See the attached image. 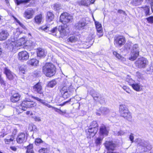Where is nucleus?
<instances>
[{"mask_svg":"<svg viewBox=\"0 0 153 153\" xmlns=\"http://www.w3.org/2000/svg\"><path fill=\"white\" fill-rule=\"evenodd\" d=\"M20 34L19 29H16L15 32H14L13 36H12L11 39L9 40L8 42L7 45H8V46H11L13 49H19L26 42L25 39L23 37L17 40Z\"/></svg>","mask_w":153,"mask_h":153,"instance_id":"nucleus-1","label":"nucleus"},{"mask_svg":"<svg viewBox=\"0 0 153 153\" xmlns=\"http://www.w3.org/2000/svg\"><path fill=\"white\" fill-rule=\"evenodd\" d=\"M42 70L43 72L46 76L51 77L55 74L56 68L52 63H47L43 66Z\"/></svg>","mask_w":153,"mask_h":153,"instance_id":"nucleus-2","label":"nucleus"},{"mask_svg":"<svg viewBox=\"0 0 153 153\" xmlns=\"http://www.w3.org/2000/svg\"><path fill=\"white\" fill-rule=\"evenodd\" d=\"M119 110L122 117L128 121H131L132 117L131 113L125 105H120L119 107Z\"/></svg>","mask_w":153,"mask_h":153,"instance_id":"nucleus-3","label":"nucleus"},{"mask_svg":"<svg viewBox=\"0 0 153 153\" xmlns=\"http://www.w3.org/2000/svg\"><path fill=\"white\" fill-rule=\"evenodd\" d=\"M74 91V89L70 85L68 88L66 87H63L60 91L62 97L64 99H67L71 95Z\"/></svg>","mask_w":153,"mask_h":153,"instance_id":"nucleus-4","label":"nucleus"},{"mask_svg":"<svg viewBox=\"0 0 153 153\" xmlns=\"http://www.w3.org/2000/svg\"><path fill=\"white\" fill-rule=\"evenodd\" d=\"M136 142L137 143V146H141L144 152L150 150L152 149V146L147 141L138 139L136 140Z\"/></svg>","mask_w":153,"mask_h":153,"instance_id":"nucleus-5","label":"nucleus"},{"mask_svg":"<svg viewBox=\"0 0 153 153\" xmlns=\"http://www.w3.org/2000/svg\"><path fill=\"white\" fill-rule=\"evenodd\" d=\"M36 103L35 102L31 101L30 99L25 98L21 104L20 108L23 111L26 110L27 108H30L36 106Z\"/></svg>","mask_w":153,"mask_h":153,"instance_id":"nucleus-6","label":"nucleus"},{"mask_svg":"<svg viewBox=\"0 0 153 153\" xmlns=\"http://www.w3.org/2000/svg\"><path fill=\"white\" fill-rule=\"evenodd\" d=\"M73 19V17L70 14L66 13H63L60 15V21L64 24H66L71 22Z\"/></svg>","mask_w":153,"mask_h":153,"instance_id":"nucleus-7","label":"nucleus"},{"mask_svg":"<svg viewBox=\"0 0 153 153\" xmlns=\"http://www.w3.org/2000/svg\"><path fill=\"white\" fill-rule=\"evenodd\" d=\"M125 37L122 36H116L114 38V44L116 46L121 47L125 43Z\"/></svg>","mask_w":153,"mask_h":153,"instance_id":"nucleus-8","label":"nucleus"},{"mask_svg":"<svg viewBox=\"0 0 153 153\" xmlns=\"http://www.w3.org/2000/svg\"><path fill=\"white\" fill-rule=\"evenodd\" d=\"M87 25L85 19L82 18L78 22L76 23L75 25L76 29L79 30H82L85 29Z\"/></svg>","mask_w":153,"mask_h":153,"instance_id":"nucleus-9","label":"nucleus"},{"mask_svg":"<svg viewBox=\"0 0 153 153\" xmlns=\"http://www.w3.org/2000/svg\"><path fill=\"white\" fill-rule=\"evenodd\" d=\"M136 63L139 68H144L146 67L148 64V61L146 58L141 57L138 59L136 62Z\"/></svg>","mask_w":153,"mask_h":153,"instance_id":"nucleus-10","label":"nucleus"},{"mask_svg":"<svg viewBox=\"0 0 153 153\" xmlns=\"http://www.w3.org/2000/svg\"><path fill=\"white\" fill-rule=\"evenodd\" d=\"M18 56L19 60L23 61L27 60L29 57V53L26 51H22L19 52Z\"/></svg>","mask_w":153,"mask_h":153,"instance_id":"nucleus-11","label":"nucleus"},{"mask_svg":"<svg viewBox=\"0 0 153 153\" xmlns=\"http://www.w3.org/2000/svg\"><path fill=\"white\" fill-rule=\"evenodd\" d=\"M95 24L97 31V34L99 37L102 36L103 34L102 28L101 24L99 22L95 21Z\"/></svg>","mask_w":153,"mask_h":153,"instance_id":"nucleus-12","label":"nucleus"},{"mask_svg":"<svg viewBox=\"0 0 153 153\" xmlns=\"http://www.w3.org/2000/svg\"><path fill=\"white\" fill-rule=\"evenodd\" d=\"M34 13V11L32 8H28L25 11L24 17L27 19H31L33 17Z\"/></svg>","mask_w":153,"mask_h":153,"instance_id":"nucleus-13","label":"nucleus"},{"mask_svg":"<svg viewBox=\"0 0 153 153\" xmlns=\"http://www.w3.org/2000/svg\"><path fill=\"white\" fill-rule=\"evenodd\" d=\"M89 94L93 97L94 100L100 102L102 98L100 95L94 89H92L88 91Z\"/></svg>","mask_w":153,"mask_h":153,"instance_id":"nucleus-14","label":"nucleus"},{"mask_svg":"<svg viewBox=\"0 0 153 153\" xmlns=\"http://www.w3.org/2000/svg\"><path fill=\"white\" fill-rule=\"evenodd\" d=\"M99 132L100 136L103 137L106 136L108 134L109 130L104 125L102 124L100 126Z\"/></svg>","mask_w":153,"mask_h":153,"instance_id":"nucleus-15","label":"nucleus"},{"mask_svg":"<svg viewBox=\"0 0 153 153\" xmlns=\"http://www.w3.org/2000/svg\"><path fill=\"white\" fill-rule=\"evenodd\" d=\"M104 145L108 150H114L116 146V144L112 141H106L104 143Z\"/></svg>","mask_w":153,"mask_h":153,"instance_id":"nucleus-16","label":"nucleus"},{"mask_svg":"<svg viewBox=\"0 0 153 153\" xmlns=\"http://www.w3.org/2000/svg\"><path fill=\"white\" fill-rule=\"evenodd\" d=\"M33 91L34 93H37L39 94L43 93L42 86L39 82L36 83L33 86Z\"/></svg>","mask_w":153,"mask_h":153,"instance_id":"nucleus-17","label":"nucleus"},{"mask_svg":"<svg viewBox=\"0 0 153 153\" xmlns=\"http://www.w3.org/2000/svg\"><path fill=\"white\" fill-rule=\"evenodd\" d=\"M25 134L24 133H19L16 138L17 142L19 143H22L26 141Z\"/></svg>","mask_w":153,"mask_h":153,"instance_id":"nucleus-18","label":"nucleus"},{"mask_svg":"<svg viewBox=\"0 0 153 153\" xmlns=\"http://www.w3.org/2000/svg\"><path fill=\"white\" fill-rule=\"evenodd\" d=\"M4 73L7 78L9 80L13 79L15 76V75L7 68H4Z\"/></svg>","mask_w":153,"mask_h":153,"instance_id":"nucleus-19","label":"nucleus"},{"mask_svg":"<svg viewBox=\"0 0 153 153\" xmlns=\"http://www.w3.org/2000/svg\"><path fill=\"white\" fill-rule=\"evenodd\" d=\"M20 97L21 95L19 93L14 94L11 97V101L13 102H16L20 100Z\"/></svg>","mask_w":153,"mask_h":153,"instance_id":"nucleus-20","label":"nucleus"},{"mask_svg":"<svg viewBox=\"0 0 153 153\" xmlns=\"http://www.w3.org/2000/svg\"><path fill=\"white\" fill-rule=\"evenodd\" d=\"M9 36V34L6 30H2L0 33V40L6 39Z\"/></svg>","mask_w":153,"mask_h":153,"instance_id":"nucleus-21","label":"nucleus"},{"mask_svg":"<svg viewBox=\"0 0 153 153\" xmlns=\"http://www.w3.org/2000/svg\"><path fill=\"white\" fill-rule=\"evenodd\" d=\"M37 55L38 56L44 57L46 54V51L43 49L41 48H38L37 50Z\"/></svg>","mask_w":153,"mask_h":153,"instance_id":"nucleus-22","label":"nucleus"},{"mask_svg":"<svg viewBox=\"0 0 153 153\" xmlns=\"http://www.w3.org/2000/svg\"><path fill=\"white\" fill-rule=\"evenodd\" d=\"M98 130V128H92L91 127H89L88 131L91 136L93 137L96 134Z\"/></svg>","mask_w":153,"mask_h":153,"instance_id":"nucleus-23","label":"nucleus"},{"mask_svg":"<svg viewBox=\"0 0 153 153\" xmlns=\"http://www.w3.org/2000/svg\"><path fill=\"white\" fill-rule=\"evenodd\" d=\"M139 55V53L131 52L130 53V56L129 57V59L131 60L134 61L138 57Z\"/></svg>","mask_w":153,"mask_h":153,"instance_id":"nucleus-24","label":"nucleus"},{"mask_svg":"<svg viewBox=\"0 0 153 153\" xmlns=\"http://www.w3.org/2000/svg\"><path fill=\"white\" fill-rule=\"evenodd\" d=\"M141 85L140 84V83L137 82L136 83L135 82L133 85L131 86V87L133 88L135 90L138 91L140 90V87Z\"/></svg>","mask_w":153,"mask_h":153,"instance_id":"nucleus-25","label":"nucleus"},{"mask_svg":"<svg viewBox=\"0 0 153 153\" xmlns=\"http://www.w3.org/2000/svg\"><path fill=\"white\" fill-rule=\"evenodd\" d=\"M54 15L51 12H47V19L48 22H50L52 21L54 18Z\"/></svg>","mask_w":153,"mask_h":153,"instance_id":"nucleus-26","label":"nucleus"},{"mask_svg":"<svg viewBox=\"0 0 153 153\" xmlns=\"http://www.w3.org/2000/svg\"><path fill=\"white\" fill-rule=\"evenodd\" d=\"M28 64L32 66H36L38 64L39 61L35 59H33L27 62Z\"/></svg>","mask_w":153,"mask_h":153,"instance_id":"nucleus-27","label":"nucleus"},{"mask_svg":"<svg viewBox=\"0 0 153 153\" xmlns=\"http://www.w3.org/2000/svg\"><path fill=\"white\" fill-rule=\"evenodd\" d=\"M42 19V15L41 14H39L36 16L34 19L35 22L37 24H40L41 22Z\"/></svg>","mask_w":153,"mask_h":153,"instance_id":"nucleus-28","label":"nucleus"},{"mask_svg":"<svg viewBox=\"0 0 153 153\" xmlns=\"http://www.w3.org/2000/svg\"><path fill=\"white\" fill-rule=\"evenodd\" d=\"M143 0H132L131 4L134 6H139L141 4Z\"/></svg>","mask_w":153,"mask_h":153,"instance_id":"nucleus-29","label":"nucleus"},{"mask_svg":"<svg viewBox=\"0 0 153 153\" xmlns=\"http://www.w3.org/2000/svg\"><path fill=\"white\" fill-rule=\"evenodd\" d=\"M144 12L146 16H147L151 15L150 11V7L149 6H145L143 7Z\"/></svg>","mask_w":153,"mask_h":153,"instance_id":"nucleus-30","label":"nucleus"},{"mask_svg":"<svg viewBox=\"0 0 153 153\" xmlns=\"http://www.w3.org/2000/svg\"><path fill=\"white\" fill-rule=\"evenodd\" d=\"M78 3L79 5L87 6H88L90 5L88 0H82L81 1L79 2Z\"/></svg>","mask_w":153,"mask_h":153,"instance_id":"nucleus-31","label":"nucleus"},{"mask_svg":"<svg viewBox=\"0 0 153 153\" xmlns=\"http://www.w3.org/2000/svg\"><path fill=\"white\" fill-rule=\"evenodd\" d=\"M59 31L62 36L65 35L66 33V30L63 26H61L59 27Z\"/></svg>","mask_w":153,"mask_h":153,"instance_id":"nucleus-32","label":"nucleus"},{"mask_svg":"<svg viewBox=\"0 0 153 153\" xmlns=\"http://www.w3.org/2000/svg\"><path fill=\"white\" fill-rule=\"evenodd\" d=\"M126 80L128 82L129 85L131 86L135 82V81L131 78L129 76H127L126 78Z\"/></svg>","mask_w":153,"mask_h":153,"instance_id":"nucleus-33","label":"nucleus"},{"mask_svg":"<svg viewBox=\"0 0 153 153\" xmlns=\"http://www.w3.org/2000/svg\"><path fill=\"white\" fill-rule=\"evenodd\" d=\"M78 41V38L76 36H72L69 38L67 39L68 42H75Z\"/></svg>","mask_w":153,"mask_h":153,"instance_id":"nucleus-34","label":"nucleus"},{"mask_svg":"<svg viewBox=\"0 0 153 153\" xmlns=\"http://www.w3.org/2000/svg\"><path fill=\"white\" fill-rule=\"evenodd\" d=\"M100 110L101 113L103 114H107L110 111L108 108L105 107H101Z\"/></svg>","mask_w":153,"mask_h":153,"instance_id":"nucleus-35","label":"nucleus"},{"mask_svg":"<svg viewBox=\"0 0 153 153\" xmlns=\"http://www.w3.org/2000/svg\"><path fill=\"white\" fill-rule=\"evenodd\" d=\"M131 51L139 53V49L138 44H135L133 45Z\"/></svg>","mask_w":153,"mask_h":153,"instance_id":"nucleus-36","label":"nucleus"},{"mask_svg":"<svg viewBox=\"0 0 153 153\" xmlns=\"http://www.w3.org/2000/svg\"><path fill=\"white\" fill-rule=\"evenodd\" d=\"M26 153H34L33 150V146L32 144H29L27 147Z\"/></svg>","mask_w":153,"mask_h":153,"instance_id":"nucleus-37","label":"nucleus"},{"mask_svg":"<svg viewBox=\"0 0 153 153\" xmlns=\"http://www.w3.org/2000/svg\"><path fill=\"white\" fill-rule=\"evenodd\" d=\"M57 84L56 81L55 80H53L49 82L48 84V86L51 88H53Z\"/></svg>","mask_w":153,"mask_h":153,"instance_id":"nucleus-38","label":"nucleus"},{"mask_svg":"<svg viewBox=\"0 0 153 153\" xmlns=\"http://www.w3.org/2000/svg\"><path fill=\"white\" fill-rule=\"evenodd\" d=\"M14 139V136L13 135L10 136L7 138L4 139V141L6 144H9V143L12 141Z\"/></svg>","mask_w":153,"mask_h":153,"instance_id":"nucleus-39","label":"nucleus"},{"mask_svg":"<svg viewBox=\"0 0 153 153\" xmlns=\"http://www.w3.org/2000/svg\"><path fill=\"white\" fill-rule=\"evenodd\" d=\"M113 54L117 59L121 61H123L125 59L124 58L122 57L120 54L117 53L116 51H114L113 52Z\"/></svg>","mask_w":153,"mask_h":153,"instance_id":"nucleus-40","label":"nucleus"},{"mask_svg":"<svg viewBox=\"0 0 153 153\" xmlns=\"http://www.w3.org/2000/svg\"><path fill=\"white\" fill-rule=\"evenodd\" d=\"M98 125L96 121H93L92 122L89 127H91L92 128H97Z\"/></svg>","mask_w":153,"mask_h":153,"instance_id":"nucleus-41","label":"nucleus"},{"mask_svg":"<svg viewBox=\"0 0 153 153\" xmlns=\"http://www.w3.org/2000/svg\"><path fill=\"white\" fill-rule=\"evenodd\" d=\"M103 137L101 138L100 137L97 138L95 140V143L97 146L100 145L102 141Z\"/></svg>","mask_w":153,"mask_h":153,"instance_id":"nucleus-42","label":"nucleus"},{"mask_svg":"<svg viewBox=\"0 0 153 153\" xmlns=\"http://www.w3.org/2000/svg\"><path fill=\"white\" fill-rule=\"evenodd\" d=\"M40 102L42 103L43 105L47 106L49 108H50L52 107V106L48 104L45 101L41 99V100Z\"/></svg>","mask_w":153,"mask_h":153,"instance_id":"nucleus-43","label":"nucleus"},{"mask_svg":"<svg viewBox=\"0 0 153 153\" xmlns=\"http://www.w3.org/2000/svg\"><path fill=\"white\" fill-rule=\"evenodd\" d=\"M50 25H45L41 27L42 30L44 31H46L47 30H49L50 29Z\"/></svg>","mask_w":153,"mask_h":153,"instance_id":"nucleus-44","label":"nucleus"},{"mask_svg":"<svg viewBox=\"0 0 153 153\" xmlns=\"http://www.w3.org/2000/svg\"><path fill=\"white\" fill-rule=\"evenodd\" d=\"M122 88L124 90L126 91L128 93L130 94L131 93V90L127 87L126 86H123Z\"/></svg>","mask_w":153,"mask_h":153,"instance_id":"nucleus-45","label":"nucleus"},{"mask_svg":"<svg viewBox=\"0 0 153 153\" xmlns=\"http://www.w3.org/2000/svg\"><path fill=\"white\" fill-rule=\"evenodd\" d=\"M61 7V5L60 4H56L53 6V9L56 10H59Z\"/></svg>","mask_w":153,"mask_h":153,"instance_id":"nucleus-46","label":"nucleus"},{"mask_svg":"<svg viewBox=\"0 0 153 153\" xmlns=\"http://www.w3.org/2000/svg\"><path fill=\"white\" fill-rule=\"evenodd\" d=\"M43 142V141L41 139L39 138L36 139L35 140V144L36 145L39 143H42Z\"/></svg>","mask_w":153,"mask_h":153,"instance_id":"nucleus-47","label":"nucleus"},{"mask_svg":"<svg viewBox=\"0 0 153 153\" xmlns=\"http://www.w3.org/2000/svg\"><path fill=\"white\" fill-rule=\"evenodd\" d=\"M50 30L51 33L53 34V35H56V33L57 31V28L56 27H55L52 29Z\"/></svg>","mask_w":153,"mask_h":153,"instance_id":"nucleus-48","label":"nucleus"},{"mask_svg":"<svg viewBox=\"0 0 153 153\" xmlns=\"http://www.w3.org/2000/svg\"><path fill=\"white\" fill-rule=\"evenodd\" d=\"M149 23H153V16H151L146 18Z\"/></svg>","mask_w":153,"mask_h":153,"instance_id":"nucleus-49","label":"nucleus"},{"mask_svg":"<svg viewBox=\"0 0 153 153\" xmlns=\"http://www.w3.org/2000/svg\"><path fill=\"white\" fill-rule=\"evenodd\" d=\"M48 151V149H47L43 148L39 150V152L40 153H43V152H47Z\"/></svg>","mask_w":153,"mask_h":153,"instance_id":"nucleus-50","label":"nucleus"},{"mask_svg":"<svg viewBox=\"0 0 153 153\" xmlns=\"http://www.w3.org/2000/svg\"><path fill=\"white\" fill-rule=\"evenodd\" d=\"M30 127L32 128L31 131H36V128L35 126L34 125H31L30 126L29 128H30Z\"/></svg>","mask_w":153,"mask_h":153,"instance_id":"nucleus-51","label":"nucleus"},{"mask_svg":"<svg viewBox=\"0 0 153 153\" xmlns=\"http://www.w3.org/2000/svg\"><path fill=\"white\" fill-rule=\"evenodd\" d=\"M129 138L131 143H133L134 142V134L132 133L129 136Z\"/></svg>","mask_w":153,"mask_h":153,"instance_id":"nucleus-52","label":"nucleus"},{"mask_svg":"<svg viewBox=\"0 0 153 153\" xmlns=\"http://www.w3.org/2000/svg\"><path fill=\"white\" fill-rule=\"evenodd\" d=\"M55 111L58 113L59 114H60L61 109H58L57 108L54 107H53L52 106V107H51Z\"/></svg>","mask_w":153,"mask_h":153,"instance_id":"nucleus-53","label":"nucleus"},{"mask_svg":"<svg viewBox=\"0 0 153 153\" xmlns=\"http://www.w3.org/2000/svg\"><path fill=\"white\" fill-rule=\"evenodd\" d=\"M67 111L66 110H64L63 111L61 110L60 114V115H64L66 113V112Z\"/></svg>","mask_w":153,"mask_h":153,"instance_id":"nucleus-54","label":"nucleus"},{"mask_svg":"<svg viewBox=\"0 0 153 153\" xmlns=\"http://www.w3.org/2000/svg\"><path fill=\"white\" fill-rule=\"evenodd\" d=\"M34 120L36 121L40 122L41 121V119L40 117H35L34 118Z\"/></svg>","mask_w":153,"mask_h":153,"instance_id":"nucleus-55","label":"nucleus"},{"mask_svg":"<svg viewBox=\"0 0 153 153\" xmlns=\"http://www.w3.org/2000/svg\"><path fill=\"white\" fill-rule=\"evenodd\" d=\"M32 98H33V99H35V100H36L38 101L39 102H40V101L41 100V99L39 98H38L37 97H34V96H32Z\"/></svg>","mask_w":153,"mask_h":153,"instance_id":"nucleus-56","label":"nucleus"},{"mask_svg":"<svg viewBox=\"0 0 153 153\" xmlns=\"http://www.w3.org/2000/svg\"><path fill=\"white\" fill-rule=\"evenodd\" d=\"M16 22L19 24V25L21 26L22 27H25L24 25H23L22 23H21L20 22L16 19Z\"/></svg>","mask_w":153,"mask_h":153,"instance_id":"nucleus-57","label":"nucleus"},{"mask_svg":"<svg viewBox=\"0 0 153 153\" xmlns=\"http://www.w3.org/2000/svg\"><path fill=\"white\" fill-rule=\"evenodd\" d=\"M28 42H30V44H29L28 45L29 46H33L34 45V43L31 41H27V44Z\"/></svg>","mask_w":153,"mask_h":153,"instance_id":"nucleus-58","label":"nucleus"},{"mask_svg":"<svg viewBox=\"0 0 153 153\" xmlns=\"http://www.w3.org/2000/svg\"><path fill=\"white\" fill-rule=\"evenodd\" d=\"M124 133V132L121 130L119 131L118 132V135H123Z\"/></svg>","mask_w":153,"mask_h":153,"instance_id":"nucleus-59","label":"nucleus"},{"mask_svg":"<svg viewBox=\"0 0 153 153\" xmlns=\"http://www.w3.org/2000/svg\"><path fill=\"white\" fill-rule=\"evenodd\" d=\"M10 148L11 150L14 151H16L17 150V148L15 146H10Z\"/></svg>","mask_w":153,"mask_h":153,"instance_id":"nucleus-60","label":"nucleus"},{"mask_svg":"<svg viewBox=\"0 0 153 153\" xmlns=\"http://www.w3.org/2000/svg\"><path fill=\"white\" fill-rule=\"evenodd\" d=\"M0 82L1 84L2 85H4L5 83L4 80L3 79H2L1 78H0Z\"/></svg>","mask_w":153,"mask_h":153,"instance_id":"nucleus-61","label":"nucleus"},{"mask_svg":"<svg viewBox=\"0 0 153 153\" xmlns=\"http://www.w3.org/2000/svg\"><path fill=\"white\" fill-rule=\"evenodd\" d=\"M118 13H123L124 14H125V12L123 11V10H119L118 11Z\"/></svg>","mask_w":153,"mask_h":153,"instance_id":"nucleus-62","label":"nucleus"},{"mask_svg":"<svg viewBox=\"0 0 153 153\" xmlns=\"http://www.w3.org/2000/svg\"><path fill=\"white\" fill-rule=\"evenodd\" d=\"M69 113L67 112V111L66 112V113L64 115L65 117H69Z\"/></svg>","mask_w":153,"mask_h":153,"instance_id":"nucleus-63","label":"nucleus"},{"mask_svg":"<svg viewBox=\"0 0 153 153\" xmlns=\"http://www.w3.org/2000/svg\"><path fill=\"white\" fill-rule=\"evenodd\" d=\"M148 2L150 3L151 5L153 4V0H147Z\"/></svg>","mask_w":153,"mask_h":153,"instance_id":"nucleus-64","label":"nucleus"}]
</instances>
